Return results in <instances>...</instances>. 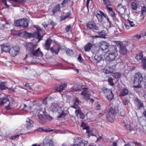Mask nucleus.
Segmentation results:
<instances>
[{"label": "nucleus", "instance_id": "nucleus-28", "mask_svg": "<svg viewBox=\"0 0 146 146\" xmlns=\"http://www.w3.org/2000/svg\"><path fill=\"white\" fill-rule=\"evenodd\" d=\"M129 91L128 89L124 88L119 94V96H124L128 94Z\"/></svg>", "mask_w": 146, "mask_h": 146}, {"label": "nucleus", "instance_id": "nucleus-39", "mask_svg": "<svg viewBox=\"0 0 146 146\" xmlns=\"http://www.w3.org/2000/svg\"><path fill=\"white\" fill-rule=\"evenodd\" d=\"M108 84L110 85L111 86H113L114 85V84L113 82V79L111 77H109L108 78Z\"/></svg>", "mask_w": 146, "mask_h": 146}, {"label": "nucleus", "instance_id": "nucleus-8", "mask_svg": "<svg viewBox=\"0 0 146 146\" xmlns=\"http://www.w3.org/2000/svg\"><path fill=\"white\" fill-rule=\"evenodd\" d=\"M117 55V54L109 53L105 59L106 63L109 64L115 60Z\"/></svg>", "mask_w": 146, "mask_h": 146}, {"label": "nucleus", "instance_id": "nucleus-22", "mask_svg": "<svg viewBox=\"0 0 146 146\" xmlns=\"http://www.w3.org/2000/svg\"><path fill=\"white\" fill-rule=\"evenodd\" d=\"M109 44L105 41L101 42L100 43V48L103 50H105L108 49Z\"/></svg>", "mask_w": 146, "mask_h": 146}, {"label": "nucleus", "instance_id": "nucleus-30", "mask_svg": "<svg viewBox=\"0 0 146 146\" xmlns=\"http://www.w3.org/2000/svg\"><path fill=\"white\" fill-rule=\"evenodd\" d=\"M97 33L100 38H105L106 37V31L103 30L100 32H98Z\"/></svg>", "mask_w": 146, "mask_h": 146}, {"label": "nucleus", "instance_id": "nucleus-21", "mask_svg": "<svg viewBox=\"0 0 146 146\" xmlns=\"http://www.w3.org/2000/svg\"><path fill=\"white\" fill-rule=\"evenodd\" d=\"M9 101V100L7 96L0 98V106L3 105L5 103L7 104Z\"/></svg>", "mask_w": 146, "mask_h": 146}, {"label": "nucleus", "instance_id": "nucleus-14", "mask_svg": "<svg viewBox=\"0 0 146 146\" xmlns=\"http://www.w3.org/2000/svg\"><path fill=\"white\" fill-rule=\"evenodd\" d=\"M106 14L100 10H99L97 11L96 16L98 20L99 21H102L103 19V17H106Z\"/></svg>", "mask_w": 146, "mask_h": 146}, {"label": "nucleus", "instance_id": "nucleus-57", "mask_svg": "<svg viewBox=\"0 0 146 146\" xmlns=\"http://www.w3.org/2000/svg\"><path fill=\"white\" fill-rule=\"evenodd\" d=\"M109 13L110 14V15L112 17H115L116 14L113 10L112 11H111Z\"/></svg>", "mask_w": 146, "mask_h": 146}, {"label": "nucleus", "instance_id": "nucleus-55", "mask_svg": "<svg viewBox=\"0 0 146 146\" xmlns=\"http://www.w3.org/2000/svg\"><path fill=\"white\" fill-rule=\"evenodd\" d=\"M25 36L28 38H31V33H25Z\"/></svg>", "mask_w": 146, "mask_h": 146}, {"label": "nucleus", "instance_id": "nucleus-47", "mask_svg": "<svg viewBox=\"0 0 146 146\" xmlns=\"http://www.w3.org/2000/svg\"><path fill=\"white\" fill-rule=\"evenodd\" d=\"M92 52L93 53H95L97 52L98 51V49L97 47L96 46L92 47Z\"/></svg>", "mask_w": 146, "mask_h": 146}, {"label": "nucleus", "instance_id": "nucleus-64", "mask_svg": "<svg viewBox=\"0 0 146 146\" xmlns=\"http://www.w3.org/2000/svg\"><path fill=\"white\" fill-rule=\"evenodd\" d=\"M90 0H87L86 1V6L88 9L89 8V4L90 3Z\"/></svg>", "mask_w": 146, "mask_h": 146}, {"label": "nucleus", "instance_id": "nucleus-51", "mask_svg": "<svg viewBox=\"0 0 146 146\" xmlns=\"http://www.w3.org/2000/svg\"><path fill=\"white\" fill-rule=\"evenodd\" d=\"M71 15V11H69L68 12L66 13L65 15H64L66 17V18H68L70 17V16Z\"/></svg>", "mask_w": 146, "mask_h": 146}, {"label": "nucleus", "instance_id": "nucleus-36", "mask_svg": "<svg viewBox=\"0 0 146 146\" xmlns=\"http://www.w3.org/2000/svg\"><path fill=\"white\" fill-rule=\"evenodd\" d=\"M126 129L128 131H131L133 130V127L130 124H127L125 125Z\"/></svg>", "mask_w": 146, "mask_h": 146}, {"label": "nucleus", "instance_id": "nucleus-53", "mask_svg": "<svg viewBox=\"0 0 146 146\" xmlns=\"http://www.w3.org/2000/svg\"><path fill=\"white\" fill-rule=\"evenodd\" d=\"M129 102V101L127 99H125L123 101V104L125 105L127 104Z\"/></svg>", "mask_w": 146, "mask_h": 146}, {"label": "nucleus", "instance_id": "nucleus-46", "mask_svg": "<svg viewBox=\"0 0 146 146\" xmlns=\"http://www.w3.org/2000/svg\"><path fill=\"white\" fill-rule=\"evenodd\" d=\"M66 115V114L64 112V111H63L57 117V118H60L65 116Z\"/></svg>", "mask_w": 146, "mask_h": 146}, {"label": "nucleus", "instance_id": "nucleus-13", "mask_svg": "<svg viewBox=\"0 0 146 146\" xmlns=\"http://www.w3.org/2000/svg\"><path fill=\"white\" fill-rule=\"evenodd\" d=\"M31 38H36L38 39L36 41L37 42H39L42 38L43 36H41L40 35L39 32H35L33 33H31Z\"/></svg>", "mask_w": 146, "mask_h": 146}, {"label": "nucleus", "instance_id": "nucleus-2", "mask_svg": "<svg viewBox=\"0 0 146 146\" xmlns=\"http://www.w3.org/2000/svg\"><path fill=\"white\" fill-rule=\"evenodd\" d=\"M143 76L141 73L138 72L134 75L133 87L139 88L142 87L141 82L143 80Z\"/></svg>", "mask_w": 146, "mask_h": 146}, {"label": "nucleus", "instance_id": "nucleus-43", "mask_svg": "<svg viewBox=\"0 0 146 146\" xmlns=\"http://www.w3.org/2000/svg\"><path fill=\"white\" fill-rule=\"evenodd\" d=\"M7 88V87L3 83H1L0 84V89L1 90H6Z\"/></svg>", "mask_w": 146, "mask_h": 146}, {"label": "nucleus", "instance_id": "nucleus-56", "mask_svg": "<svg viewBox=\"0 0 146 146\" xmlns=\"http://www.w3.org/2000/svg\"><path fill=\"white\" fill-rule=\"evenodd\" d=\"M70 0H63V1L61 3V4L62 5H64L65 4L67 3Z\"/></svg>", "mask_w": 146, "mask_h": 146}, {"label": "nucleus", "instance_id": "nucleus-41", "mask_svg": "<svg viewBox=\"0 0 146 146\" xmlns=\"http://www.w3.org/2000/svg\"><path fill=\"white\" fill-rule=\"evenodd\" d=\"M138 7V5L135 2H133L131 4V8L133 10H135L137 9Z\"/></svg>", "mask_w": 146, "mask_h": 146}, {"label": "nucleus", "instance_id": "nucleus-10", "mask_svg": "<svg viewBox=\"0 0 146 146\" xmlns=\"http://www.w3.org/2000/svg\"><path fill=\"white\" fill-rule=\"evenodd\" d=\"M86 26L88 29L97 31L101 30L100 27L96 25L95 23L93 21H89L86 23Z\"/></svg>", "mask_w": 146, "mask_h": 146}, {"label": "nucleus", "instance_id": "nucleus-40", "mask_svg": "<svg viewBox=\"0 0 146 146\" xmlns=\"http://www.w3.org/2000/svg\"><path fill=\"white\" fill-rule=\"evenodd\" d=\"M104 4L106 7L111 5V2L110 0H103Z\"/></svg>", "mask_w": 146, "mask_h": 146}, {"label": "nucleus", "instance_id": "nucleus-34", "mask_svg": "<svg viewBox=\"0 0 146 146\" xmlns=\"http://www.w3.org/2000/svg\"><path fill=\"white\" fill-rule=\"evenodd\" d=\"M142 67L144 70L146 69V58H143L141 60Z\"/></svg>", "mask_w": 146, "mask_h": 146}, {"label": "nucleus", "instance_id": "nucleus-4", "mask_svg": "<svg viewBox=\"0 0 146 146\" xmlns=\"http://www.w3.org/2000/svg\"><path fill=\"white\" fill-rule=\"evenodd\" d=\"M28 20L27 19H20L15 21L14 25L16 26L27 28L28 27Z\"/></svg>", "mask_w": 146, "mask_h": 146}, {"label": "nucleus", "instance_id": "nucleus-45", "mask_svg": "<svg viewBox=\"0 0 146 146\" xmlns=\"http://www.w3.org/2000/svg\"><path fill=\"white\" fill-rule=\"evenodd\" d=\"M8 105L7 106H5V109L7 110H9L12 108V107L10 105V101L9 102L7 103Z\"/></svg>", "mask_w": 146, "mask_h": 146}, {"label": "nucleus", "instance_id": "nucleus-7", "mask_svg": "<svg viewBox=\"0 0 146 146\" xmlns=\"http://www.w3.org/2000/svg\"><path fill=\"white\" fill-rule=\"evenodd\" d=\"M74 143L71 146H85L88 144V142L82 140L81 137H77L75 139Z\"/></svg>", "mask_w": 146, "mask_h": 146}, {"label": "nucleus", "instance_id": "nucleus-18", "mask_svg": "<svg viewBox=\"0 0 146 146\" xmlns=\"http://www.w3.org/2000/svg\"><path fill=\"white\" fill-rule=\"evenodd\" d=\"M61 7L60 4L56 5L53 8L52 12V16H54L55 13L58 12H60Z\"/></svg>", "mask_w": 146, "mask_h": 146}, {"label": "nucleus", "instance_id": "nucleus-25", "mask_svg": "<svg viewBox=\"0 0 146 146\" xmlns=\"http://www.w3.org/2000/svg\"><path fill=\"white\" fill-rule=\"evenodd\" d=\"M93 44L89 42L87 43L85 46L84 47L85 51L87 52H90L91 48L93 47Z\"/></svg>", "mask_w": 146, "mask_h": 146}, {"label": "nucleus", "instance_id": "nucleus-63", "mask_svg": "<svg viewBox=\"0 0 146 146\" xmlns=\"http://www.w3.org/2000/svg\"><path fill=\"white\" fill-rule=\"evenodd\" d=\"M42 25L44 27H48V24L45 22H43L42 23Z\"/></svg>", "mask_w": 146, "mask_h": 146}, {"label": "nucleus", "instance_id": "nucleus-12", "mask_svg": "<svg viewBox=\"0 0 146 146\" xmlns=\"http://www.w3.org/2000/svg\"><path fill=\"white\" fill-rule=\"evenodd\" d=\"M116 44L117 46H119V52L121 54L124 55L127 53V51L126 47L123 45L122 42L118 41Z\"/></svg>", "mask_w": 146, "mask_h": 146}, {"label": "nucleus", "instance_id": "nucleus-32", "mask_svg": "<svg viewBox=\"0 0 146 146\" xmlns=\"http://www.w3.org/2000/svg\"><path fill=\"white\" fill-rule=\"evenodd\" d=\"M112 76L114 78L117 80L121 77V74L120 72H115L113 73Z\"/></svg>", "mask_w": 146, "mask_h": 146}, {"label": "nucleus", "instance_id": "nucleus-26", "mask_svg": "<svg viewBox=\"0 0 146 146\" xmlns=\"http://www.w3.org/2000/svg\"><path fill=\"white\" fill-rule=\"evenodd\" d=\"M80 102L78 98L76 97L75 98L74 100V104L71 106V107L76 109L77 108V106H78L79 103Z\"/></svg>", "mask_w": 146, "mask_h": 146}, {"label": "nucleus", "instance_id": "nucleus-38", "mask_svg": "<svg viewBox=\"0 0 146 146\" xmlns=\"http://www.w3.org/2000/svg\"><path fill=\"white\" fill-rule=\"evenodd\" d=\"M65 30L66 32H68L69 31L72 32V28L70 25H67L66 27Z\"/></svg>", "mask_w": 146, "mask_h": 146}, {"label": "nucleus", "instance_id": "nucleus-9", "mask_svg": "<svg viewBox=\"0 0 146 146\" xmlns=\"http://www.w3.org/2000/svg\"><path fill=\"white\" fill-rule=\"evenodd\" d=\"M43 146H54L51 136H47L45 138L43 141Z\"/></svg>", "mask_w": 146, "mask_h": 146}, {"label": "nucleus", "instance_id": "nucleus-6", "mask_svg": "<svg viewBox=\"0 0 146 146\" xmlns=\"http://www.w3.org/2000/svg\"><path fill=\"white\" fill-rule=\"evenodd\" d=\"M81 88L82 91L80 95L82 96L84 99L86 100H90L91 94L88 93V87L86 86L83 85L81 86Z\"/></svg>", "mask_w": 146, "mask_h": 146}, {"label": "nucleus", "instance_id": "nucleus-1", "mask_svg": "<svg viewBox=\"0 0 146 146\" xmlns=\"http://www.w3.org/2000/svg\"><path fill=\"white\" fill-rule=\"evenodd\" d=\"M38 42L34 43L33 42H27L25 44V47L26 50L28 52L34 56H39L40 55L42 56L43 53L40 50V48H38L36 50H35L38 45Z\"/></svg>", "mask_w": 146, "mask_h": 146}, {"label": "nucleus", "instance_id": "nucleus-59", "mask_svg": "<svg viewBox=\"0 0 146 146\" xmlns=\"http://www.w3.org/2000/svg\"><path fill=\"white\" fill-rule=\"evenodd\" d=\"M56 23H54L53 21L51 20L50 23V24L51 25L52 27V28H54V26L56 25Z\"/></svg>", "mask_w": 146, "mask_h": 146}, {"label": "nucleus", "instance_id": "nucleus-31", "mask_svg": "<svg viewBox=\"0 0 146 146\" xmlns=\"http://www.w3.org/2000/svg\"><path fill=\"white\" fill-rule=\"evenodd\" d=\"M126 8L125 6H122L118 10V13L121 15H123L125 11Z\"/></svg>", "mask_w": 146, "mask_h": 146}, {"label": "nucleus", "instance_id": "nucleus-33", "mask_svg": "<svg viewBox=\"0 0 146 146\" xmlns=\"http://www.w3.org/2000/svg\"><path fill=\"white\" fill-rule=\"evenodd\" d=\"M61 49V48L60 46H59L58 48V49L56 50H54V48L53 47V46L51 48H50V51L52 52V53H54L56 54H58L59 52Z\"/></svg>", "mask_w": 146, "mask_h": 146}, {"label": "nucleus", "instance_id": "nucleus-24", "mask_svg": "<svg viewBox=\"0 0 146 146\" xmlns=\"http://www.w3.org/2000/svg\"><path fill=\"white\" fill-rule=\"evenodd\" d=\"M52 42V40L48 38L46 41L45 43V49L47 50H49L50 49V46Z\"/></svg>", "mask_w": 146, "mask_h": 146}, {"label": "nucleus", "instance_id": "nucleus-17", "mask_svg": "<svg viewBox=\"0 0 146 146\" xmlns=\"http://www.w3.org/2000/svg\"><path fill=\"white\" fill-rule=\"evenodd\" d=\"M54 131L53 129H50L49 128L48 129H43L42 127H39L37 128L36 129L34 130L33 131H32L31 132H51Z\"/></svg>", "mask_w": 146, "mask_h": 146}, {"label": "nucleus", "instance_id": "nucleus-52", "mask_svg": "<svg viewBox=\"0 0 146 146\" xmlns=\"http://www.w3.org/2000/svg\"><path fill=\"white\" fill-rule=\"evenodd\" d=\"M141 38V35H139L138 34H137L136 35L133 36V38L134 39L136 38L138 39H139Z\"/></svg>", "mask_w": 146, "mask_h": 146}, {"label": "nucleus", "instance_id": "nucleus-11", "mask_svg": "<svg viewBox=\"0 0 146 146\" xmlns=\"http://www.w3.org/2000/svg\"><path fill=\"white\" fill-rule=\"evenodd\" d=\"M19 48L18 46L12 47L10 48L9 53L11 56L15 57L19 54Z\"/></svg>", "mask_w": 146, "mask_h": 146}, {"label": "nucleus", "instance_id": "nucleus-60", "mask_svg": "<svg viewBox=\"0 0 146 146\" xmlns=\"http://www.w3.org/2000/svg\"><path fill=\"white\" fill-rule=\"evenodd\" d=\"M104 71L105 73L109 74L111 73L112 72V71H111L110 70H108L107 69L106 70L104 69Z\"/></svg>", "mask_w": 146, "mask_h": 146}, {"label": "nucleus", "instance_id": "nucleus-54", "mask_svg": "<svg viewBox=\"0 0 146 146\" xmlns=\"http://www.w3.org/2000/svg\"><path fill=\"white\" fill-rule=\"evenodd\" d=\"M132 143H133L135 146H142V144L140 142H133Z\"/></svg>", "mask_w": 146, "mask_h": 146}, {"label": "nucleus", "instance_id": "nucleus-50", "mask_svg": "<svg viewBox=\"0 0 146 146\" xmlns=\"http://www.w3.org/2000/svg\"><path fill=\"white\" fill-rule=\"evenodd\" d=\"M128 21L129 22V24L131 27H136L137 26V25H136L134 23L133 21L129 20H128Z\"/></svg>", "mask_w": 146, "mask_h": 146}, {"label": "nucleus", "instance_id": "nucleus-16", "mask_svg": "<svg viewBox=\"0 0 146 146\" xmlns=\"http://www.w3.org/2000/svg\"><path fill=\"white\" fill-rule=\"evenodd\" d=\"M44 111H42L40 110L38 112V121L41 124L43 123L44 122V119L43 117Z\"/></svg>", "mask_w": 146, "mask_h": 146}, {"label": "nucleus", "instance_id": "nucleus-5", "mask_svg": "<svg viewBox=\"0 0 146 146\" xmlns=\"http://www.w3.org/2000/svg\"><path fill=\"white\" fill-rule=\"evenodd\" d=\"M102 90L103 92L104 95L109 101H110L113 98V94L111 89L104 87L102 88Z\"/></svg>", "mask_w": 146, "mask_h": 146}, {"label": "nucleus", "instance_id": "nucleus-20", "mask_svg": "<svg viewBox=\"0 0 146 146\" xmlns=\"http://www.w3.org/2000/svg\"><path fill=\"white\" fill-rule=\"evenodd\" d=\"M76 109L75 113L76 115L78 116L79 115L80 118L82 119H84L85 117L84 115L82 112L81 110L80 109V108L79 107Z\"/></svg>", "mask_w": 146, "mask_h": 146}, {"label": "nucleus", "instance_id": "nucleus-42", "mask_svg": "<svg viewBox=\"0 0 146 146\" xmlns=\"http://www.w3.org/2000/svg\"><path fill=\"white\" fill-rule=\"evenodd\" d=\"M66 52L67 54L69 56L72 55L74 54L73 51L71 49H68Z\"/></svg>", "mask_w": 146, "mask_h": 146}, {"label": "nucleus", "instance_id": "nucleus-19", "mask_svg": "<svg viewBox=\"0 0 146 146\" xmlns=\"http://www.w3.org/2000/svg\"><path fill=\"white\" fill-rule=\"evenodd\" d=\"M108 49V51L110 52L109 53H112L116 54H117V47L115 45H109Z\"/></svg>", "mask_w": 146, "mask_h": 146}, {"label": "nucleus", "instance_id": "nucleus-3", "mask_svg": "<svg viewBox=\"0 0 146 146\" xmlns=\"http://www.w3.org/2000/svg\"><path fill=\"white\" fill-rule=\"evenodd\" d=\"M118 112V108L117 107H112L110 108L108 113L106 115V117L109 121L112 122L115 118V115Z\"/></svg>", "mask_w": 146, "mask_h": 146}, {"label": "nucleus", "instance_id": "nucleus-49", "mask_svg": "<svg viewBox=\"0 0 146 146\" xmlns=\"http://www.w3.org/2000/svg\"><path fill=\"white\" fill-rule=\"evenodd\" d=\"M144 13H146V7H143L142 9L141 13V16L143 15Z\"/></svg>", "mask_w": 146, "mask_h": 146}, {"label": "nucleus", "instance_id": "nucleus-58", "mask_svg": "<svg viewBox=\"0 0 146 146\" xmlns=\"http://www.w3.org/2000/svg\"><path fill=\"white\" fill-rule=\"evenodd\" d=\"M47 97L45 98L44 99L42 100V103L43 104H44V105H46L47 104Z\"/></svg>", "mask_w": 146, "mask_h": 146}, {"label": "nucleus", "instance_id": "nucleus-61", "mask_svg": "<svg viewBox=\"0 0 146 146\" xmlns=\"http://www.w3.org/2000/svg\"><path fill=\"white\" fill-rule=\"evenodd\" d=\"M107 9L108 10L109 13L111 11H112L113 10V9L112 8L110 7H109V6H106V7Z\"/></svg>", "mask_w": 146, "mask_h": 146}, {"label": "nucleus", "instance_id": "nucleus-29", "mask_svg": "<svg viewBox=\"0 0 146 146\" xmlns=\"http://www.w3.org/2000/svg\"><path fill=\"white\" fill-rule=\"evenodd\" d=\"M67 85L66 84H63L60 86L59 87L57 88L56 89L57 91L58 92H60L65 88H66Z\"/></svg>", "mask_w": 146, "mask_h": 146}, {"label": "nucleus", "instance_id": "nucleus-23", "mask_svg": "<svg viewBox=\"0 0 146 146\" xmlns=\"http://www.w3.org/2000/svg\"><path fill=\"white\" fill-rule=\"evenodd\" d=\"M2 50L6 52L9 53L10 47L9 46L3 44L0 45Z\"/></svg>", "mask_w": 146, "mask_h": 146}, {"label": "nucleus", "instance_id": "nucleus-48", "mask_svg": "<svg viewBox=\"0 0 146 146\" xmlns=\"http://www.w3.org/2000/svg\"><path fill=\"white\" fill-rule=\"evenodd\" d=\"M78 60L81 63L83 62L84 61V59L82 57L81 54H79V55L78 57Z\"/></svg>", "mask_w": 146, "mask_h": 146}, {"label": "nucleus", "instance_id": "nucleus-44", "mask_svg": "<svg viewBox=\"0 0 146 146\" xmlns=\"http://www.w3.org/2000/svg\"><path fill=\"white\" fill-rule=\"evenodd\" d=\"M22 133H19L18 134L16 135L13 136H11L10 137V139L13 140L19 137V136L21 135H22Z\"/></svg>", "mask_w": 146, "mask_h": 146}, {"label": "nucleus", "instance_id": "nucleus-27", "mask_svg": "<svg viewBox=\"0 0 146 146\" xmlns=\"http://www.w3.org/2000/svg\"><path fill=\"white\" fill-rule=\"evenodd\" d=\"M135 101L137 102V106L139 109H140L142 107H143V104L142 102L139 100L138 98L135 99Z\"/></svg>", "mask_w": 146, "mask_h": 146}, {"label": "nucleus", "instance_id": "nucleus-15", "mask_svg": "<svg viewBox=\"0 0 146 146\" xmlns=\"http://www.w3.org/2000/svg\"><path fill=\"white\" fill-rule=\"evenodd\" d=\"M33 121L30 119L27 118L26 120V127L27 129H31L33 126Z\"/></svg>", "mask_w": 146, "mask_h": 146}, {"label": "nucleus", "instance_id": "nucleus-37", "mask_svg": "<svg viewBox=\"0 0 146 146\" xmlns=\"http://www.w3.org/2000/svg\"><path fill=\"white\" fill-rule=\"evenodd\" d=\"M81 126L83 128V129H87L90 128V127L87 124H85L84 122L81 123Z\"/></svg>", "mask_w": 146, "mask_h": 146}, {"label": "nucleus", "instance_id": "nucleus-62", "mask_svg": "<svg viewBox=\"0 0 146 146\" xmlns=\"http://www.w3.org/2000/svg\"><path fill=\"white\" fill-rule=\"evenodd\" d=\"M104 17L105 18H106V19L107 20V21H108V22L109 24V25H111V22L110 21V20L109 19V18L107 16V15H106V16H105V17Z\"/></svg>", "mask_w": 146, "mask_h": 146}, {"label": "nucleus", "instance_id": "nucleus-35", "mask_svg": "<svg viewBox=\"0 0 146 146\" xmlns=\"http://www.w3.org/2000/svg\"><path fill=\"white\" fill-rule=\"evenodd\" d=\"M143 57V54L142 52H140L139 54H137L136 55L135 58L138 61L142 60Z\"/></svg>", "mask_w": 146, "mask_h": 146}]
</instances>
